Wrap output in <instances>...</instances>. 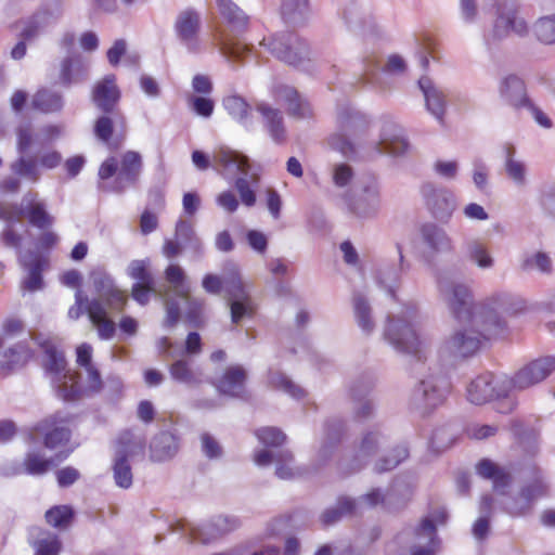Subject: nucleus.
Returning a JSON list of instances; mask_svg holds the SVG:
<instances>
[{
	"label": "nucleus",
	"mask_w": 555,
	"mask_h": 555,
	"mask_svg": "<svg viewBox=\"0 0 555 555\" xmlns=\"http://www.w3.org/2000/svg\"><path fill=\"white\" fill-rule=\"evenodd\" d=\"M505 170L507 176L518 185L525 184L526 181V167L524 163L514 158L515 147L512 144H506L505 147Z\"/></svg>",
	"instance_id": "de8ad7c7"
},
{
	"label": "nucleus",
	"mask_w": 555,
	"mask_h": 555,
	"mask_svg": "<svg viewBox=\"0 0 555 555\" xmlns=\"http://www.w3.org/2000/svg\"><path fill=\"white\" fill-rule=\"evenodd\" d=\"M259 441L266 446L279 447L286 440L285 434L276 427H263L256 431Z\"/></svg>",
	"instance_id": "0e129e2a"
},
{
	"label": "nucleus",
	"mask_w": 555,
	"mask_h": 555,
	"mask_svg": "<svg viewBox=\"0 0 555 555\" xmlns=\"http://www.w3.org/2000/svg\"><path fill=\"white\" fill-rule=\"evenodd\" d=\"M447 391L448 382L443 377L430 376L420 382L414 397L424 408H435L444 401Z\"/></svg>",
	"instance_id": "5701e85b"
},
{
	"label": "nucleus",
	"mask_w": 555,
	"mask_h": 555,
	"mask_svg": "<svg viewBox=\"0 0 555 555\" xmlns=\"http://www.w3.org/2000/svg\"><path fill=\"white\" fill-rule=\"evenodd\" d=\"M24 216H27L31 225L42 230L50 228L54 222V218L46 210V205L38 201L37 193L25 194L21 206L0 203V220L5 223L20 222Z\"/></svg>",
	"instance_id": "0eeeda50"
},
{
	"label": "nucleus",
	"mask_w": 555,
	"mask_h": 555,
	"mask_svg": "<svg viewBox=\"0 0 555 555\" xmlns=\"http://www.w3.org/2000/svg\"><path fill=\"white\" fill-rule=\"evenodd\" d=\"M547 485L544 482L540 475H537L532 482L521 488L518 496L507 507L508 513L514 516H520L526 514L532 503L547 494Z\"/></svg>",
	"instance_id": "b1692460"
},
{
	"label": "nucleus",
	"mask_w": 555,
	"mask_h": 555,
	"mask_svg": "<svg viewBox=\"0 0 555 555\" xmlns=\"http://www.w3.org/2000/svg\"><path fill=\"white\" fill-rule=\"evenodd\" d=\"M555 371V357L537 358L520 367L509 382L512 390H524L545 380Z\"/></svg>",
	"instance_id": "4468645a"
},
{
	"label": "nucleus",
	"mask_w": 555,
	"mask_h": 555,
	"mask_svg": "<svg viewBox=\"0 0 555 555\" xmlns=\"http://www.w3.org/2000/svg\"><path fill=\"white\" fill-rule=\"evenodd\" d=\"M353 313L358 326L366 334H371L375 327L374 320L372 318V309L365 297L356 293L352 297Z\"/></svg>",
	"instance_id": "4c0bfd02"
},
{
	"label": "nucleus",
	"mask_w": 555,
	"mask_h": 555,
	"mask_svg": "<svg viewBox=\"0 0 555 555\" xmlns=\"http://www.w3.org/2000/svg\"><path fill=\"white\" fill-rule=\"evenodd\" d=\"M499 91L501 98L516 109L528 105L529 99L526 93L525 83L515 75L504 77L500 82Z\"/></svg>",
	"instance_id": "cd10ccee"
},
{
	"label": "nucleus",
	"mask_w": 555,
	"mask_h": 555,
	"mask_svg": "<svg viewBox=\"0 0 555 555\" xmlns=\"http://www.w3.org/2000/svg\"><path fill=\"white\" fill-rule=\"evenodd\" d=\"M169 373L173 380L188 386H198L204 382L203 372L194 369L186 359L176 360L169 366Z\"/></svg>",
	"instance_id": "f704fd0d"
},
{
	"label": "nucleus",
	"mask_w": 555,
	"mask_h": 555,
	"mask_svg": "<svg viewBox=\"0 0 555 555\" xmlns=\"http://www.w3.org/2000/svg\"><path fill=\"white\" fill-rule=\"evenodd\" d=\"M223 291L231 301V319L233 323H238L243 317L253 313V301L234 264L223 275Z\"/></svg>",
	"instance_id": "9b49d317"
},
{
	"label": "nucleus",
	"mask_w": 555,
	"mask_h": 555,
	"mask_svg": "<svg viewBox=\"0 0 555 555\" xmlns=\"http://www.w3.org/2000/svg\"><path fill=\"white\" fill-rule=\"evenodd\" d=\"M522 301L507 293H496L485 305L487 314L478 323L455 330L441 345L442 356L467 358L475 354L483 339L500 336L506 330L503 315H513L522 310Z\"/></svg>",
	"instance_id": "f257e3e1"
},
{
	"label": "nucleus",
	"mask_w": 555,
	"mask_h": 555,
	"mask_svg": "<svg viewBox=\"0 0 555 555\" xmlns=\"http://www.w3.org/2000/svg\"><path fill=\"white\" fill-rule=\"evenodd\" d=\"M380 435L377 431H367L362 437L354 455L352 469H359L373 454H375L380 446Z\"/></svg>",
	"instance_id": "58836bf2"
},
{
	"label": "nucleus",
	"mask_w": 555,
	"mask_h": 555,
	"mask_svg": "<svg viewBox=\"0 0 555 555\" xmlns=\"http://www.w3.org/2000/svg\"><path fill=\"white\" fill-rule=\"evenodd\" d=\"M354 215L360 218H372L380 209V192L376 183L363 189L362 194L354 201L351 207Z\"/></svg>",
	"instance_id": "c85d7f7f"
},
{
	"label": "nucleus",
	"mask_w": 555,
	"mask_h": 555,
	"mask_svg": "<svg viewBox=\"0 0 555 555\" xmlns=\"http://www.w3.org/2000/svg\"><path fill=\"white\" fill-rule=\"evenodd\" d=\"M142 156L134 151H127L121 155L118 168L117 183L120 189L134 185L142 171Z\"/></svg>",
	"instance_id": "a878e982"
},
{
	"label": "nucleus",
	"mask_w": 555,
	"mask_h": 555,
	"mask_svg": "<svg viewBox=\"0 0 555 555\" xmlns=\"http://www.w3.org/2000/svg\"><path fill=\"white\" fill-rule=\"evenodd\" d=\"M68 453L56 454L55 457L46 459L40 452H28L24 459V468L29 475H43L48 473L57 462L66 459Z\"/></svg>",
	"instance_id": "c9c22d12"
},
{
	"label": "nucleus",
	"mask_w": 555,
	"mask_h": 555,
	"mask_svg": "<svg viewBox=\"0 0 555 555\" xmlns=\"http://www.w3.org/2000/svg\"><path fill=\"white\" fill-rule=\"evenodd\" d=\"M369 388L365 387L363 390L358 391L354 387L351 388V397L357 402L354 408L356 415L359 418L369 417L373 411V403L366 398Z\"/></svg>",
	"instance_id": "680f3d73"
},
{
	"label": "nucleus",
	"mask_w": 555,
	"mask_h": 555,
	"mask_svg": "<svg viewBox=\"0 0 555 555\" xmlns=\"http://www.w3.org/2000/svg\"><path fill=\"white\" fill-rule=\"evenodd\" d=\"M418 44V54L421 56L422 67L426 68L429 64L427 53L431 55L433 59H436V50L437 43L436 41L428 35L424 34L420 39H417Z\"/></svg>",
	"instance_id": "338daca9"
},
{
	"label": "nucleus",
	"mask_w": 555,
	"mask_h": 555,
	"mask_svg": "<svg viewBox=\"0 0 555 555\" xmlns=\"http://www.w3.org/2000/svg\"><path fill=\"white\" fill-rule=\"evenodd\" d=\"M87 76V67L72 57H66L62 63L60 79L64 86H70L82 81Z\"/></svg>",
	"instance_id": "37998d69"
},
{
	"label": "nucleus",
	"mask_w": 555,
	"mask_h": 555,
	"mask_svg": "<svg viewBox=\"0 0 555 555\" xmlns=\"http://www.w3.org/2000/svg\"><path fill=\"white\" fill-rule=\"evenodd\" d=\"M33 353L24 344H17L9 348L0 356V374L7 375L10 372L24 366Z\"/></svg>",
	"instance_id": "72a5a7b5"
},
{
	"label": "nucleus",
	"mask_w": 555,
	"mask_h": 555,
	"mask_svg": "<svg viewBox=\"0 0 555 555\" xmlns=\"http://www.w3.org/2000/svg\"><path fill=\"white\" fill-rule=\"evenodd\" d=\"M273 95L278 103L287 106V112L292 116L308 117L311 113L309 104L300 98L293 87L278 86L273 91Z\"/></svg>",
	"instance_id": "c756f323"
},
{
	"label": "nucleus",
	"mask_w": 555,
	"mask_h": 555,
	"mask_svg": "<svg viewBox=\"0 0 555 555\" xmlns=\"http://www.w3.org/2000/svg\"><path fill=\"white\" fill-rule=\"evenodd\" d=\"M201 14L194 9L180 11L175 21V31L180 42L190 52H199Z\"/></svg>",
	"instance_id": "aec40b11"
},
{
	"label": "nucleus",
	"mask_w": 555,
	"mask_h": 555,
	"mask_svg": "<svg viewBox=\"0 0 555 555\" xmlns=\"http://www.w3.org/2000/svg\"><path fill=\"white\" fill-rule=\"evenodd\" d=\"M340 131L332 134L328 139V145L346 157H352L356 153L352 142L347 137V132L354 133L360 125L364 124L363 118L356 112L345 111L338 116Z\"/></svg>",
	"instance_id": "412c9836"
},
{
	"label": "nucleus",
	"mask_w": 555,
	"mask_h": 555,
	"mask_svg": "<svg viewBox=\"0 0 555 555\" xmlns=\"http://www.w3.org/2000/svg\"><path fill=\"white\" fill-rule=\"evenodd\" d=\"M44 358L43 365L50 374H52L53 383L56 387L59 396L65 401L77 400L82 392L98 393L103 388V382L100 371L95 365L85 367V387H80L77 376L69 374L66 370V360L64 353L60 351L53 344L44 343L42 345Z\"/></svg>",
	"instance_id": "f03ea898"
},
{
	"label": "nucleus",
	"mask_w": 555,
	"mask_h": 555,
	"mask_svg": "<svg viewBox=\"0 0 555 555\" xmlns=\"http://www.w3.org/2000/svg\"><path fill=\"white\" fill-rule=\"evenodd\" d=\"M179 443L176 436L168 431L156 435L150 444V457L154 462H164L178 452Z\"/></svg>",
	"instance_id": "2f4dec72"
},
{
	"label": "nucleus",
	"mask_w": 555,
	"mask_h": 555,
	"mask_svg": "<svg viewBox=\"0 0 555 555\" xmlns=\"http://www.w3.org/2000/svg\"><path fill=\"white\" fill-rule=\"evenodd\" d=\"M256 109L261 114L264 128L271 139L278 144L284 143L286 141V128L281 111L266 102L257 103Z\"/></svg>",
	"instance_id": "393cba45"
},
{
	"label": "nucleus",
	"mask_w": 555,
	"mask_h": 555,
	"mask_svg": "<svg viewBox=\"0 0 555 555\" xmlns=\"http://www.w3.org/2000/svg\"><path fill=\"white\" fill-rule=\"evenodd\" d=\"M41 436L46 448L55 449L69 441L70 430L65 425L64 420L49 416L28 429V440L30 442H35Z\"/></svg>",
	"instance_id": "f3484780"
},
{
	"label": "nucleus",
	"mask_w": 555,
	"mask_h": 555,
	"mask_svg": "<svg viewBox=\"0 0 555 555\" xmlns=\"http://www.w3.org/2000/svg\"><path fill=\"white\" fill-rule=\"evenodd\" d=\"M25 330L24 323L18 319H8L4 321L0 331V348L14 337L22 334Z\"/></svg>",
	"instance_id": "69168bd1"
},
{
	"label": "nucleus",
	"mask_w": 555,
	"mask_h": 555,
	"mask_svg": "<svg viewBox=\"0 0 555 555\" xmlns=\"http://www.w3.org/2000/svg\"><path fill=\"white\" fill-rule=\"evenodd\" d=\"M409 456V448L405 444L396 446L387 455L380 457L374 466L377 473H384L396 468Z\"/></svg>",
	"instance_id": "c03bdc74"
},
{
	"label": "nucleus",
	"mask_w": 555,
	"mask_h": 555,
	"mask_svg": "<svg viewBox=\"0 0 555 555\" xmlns=\"http://www.w3.org/2000/svg\"><path fill=\"white\" fill-rule=\"evenodd\" d=\"M164 274L165 280L169 285L168 289H166L168 293L172 292L177 297L184 299L188 304L201 307V304H197L191 299L186 274L179 264H169L165 269Z\"/></svg>",
	"instance_id": "7c9ffc66"
},
{
	"label": "nucleus",
	"mask_w": 555,
	"mask_h": 555,
	"mask_svg": "<svg viewBox=\"0 0 555 555\" xmlns=\"http://www.w3.org/2000/svg\"><path fill=\"white\" fill-rule=\"evenodd\" d=\"M533 34L544 44L555 43V16L539 18L533 25Z\"/></svg>",
	"instance_id": "8fccbe9b"
},
{
	"label": "nucleus",
	"mask_w": 555,
	"mask_h": 555,
	"mask_svg": "<svg viewBox=\"0 0 555 555\" xmlns=\"http://www.w3.org/2000/svg\"><path fill=\"white\" fill-rule=\"evenodd\" d=\"M420 236L428 255L449 254L454 250V243L446 229L434 222L424 223Z\"/></svg>",
	"instance_id": "4be33fe9"
},
{
	"label": "nucleus",
	"mask_w": 555,
	"mask_h": 555,
	"mask_svg": "<svg viewBox=\"0 0 555 555\" xmlns=\"http://www.w3.org/2000/svg\"><path fill=\"white\" fill-rule=\"evenodd\" d=\"M179 526L193 541L205 544L237 528L238 520L235 517L217 516L203 527H195L186 520L180 521Z\"/></svg>",
	"instance_id": "a211bd4d"
},
{
	"label": "nucleus",
	"mask_w": 555,
	"mask_h": 555,
	"mask_svg": "<svg viewBox=\"0 0 555 555\" xmlns=\"http://www.w3.org/2000/svg\"><path fill=\"white\" fill-rule=\"evenodd\" d=\"M400 280V270L395 266H384L377 272V281L380 286L393 295V287Z\"/></svg>",
	"instance_id": "052dcab7"
},
{
	"label": "nucleus",
	"mask_w": 555,
	"mask_h": 555,
	"mask_svg": "<svg viewBox=\"0 0 555 555\" xmlns=\"http://www.w3.org/2000/svg\"><path fill=\"white\" fill-rule=\"evenodd\" d=\"M145 441L141 437H137L132 431H122L116 442L115 457L113 464V476L115 483L122 489L131 487L133 475L129 457L143 453Z\"/></svg>",
	"instance_id": "1a4fd4ad"
},
{
	"label": "nucleus",
	"mask_w": 555,
	"mask_h": 555,
	"mask_svg": "<svg viewBox=\"0 0 555 555\" xmlns=\"http://www.w3.org/2000/svg\"><path fill=\"white\" fill-rule=\"evenodd\" d=\"M293 461L294 457L289 451H282L278 453V456L275 459V474L279 478L291 479L295 477L296 472L292 466Z\"/></svg>",
	"instance_id": "e2e57ef3"
},
{
	"label": "nucleus",
	"mask_w": 555,
	"mask_h": 555,
	"mask_svg": "<svg viewBox=\"0 0 555 555\" xmlns=\"http://www.w3.org/2000/svg\"><path fill=\"white\" fill-rule=\"evenodd\" d=\"M31 106L41 113H54L62 109L63 99L57 92L40 89L33 96Z\"/></svg>",
	"instance_id": "ea45409f"
},
{
	"label": "nucleus",
	"mask_w": 555,
	"mask_h": 555,
	"mask_svg": "<svg viewBox=\"0 0 555 555\" xmlns=\"http://www.w3.org/2000/svg\"><path fill=\"white\" fill-rule=\"evenodd\" d=\"M128 302L127 294L116 287L102 298L92 299L87 307L90 322L98 331L101 339L107 340L114 337L116 324L108 313H120Z\"/></svg>",
	"instance_id": "423d86ee"
},
{
	"label": "nucleus",
	"mask_w": 555,
	"mask_h": 555,
	"mask_svg": "<svg viewBox=\"0 0 555 555\" xmlns=\"http://www.w3.org/2000/svg\"><path fill=\"white\" fill-rule=\"evenodd\" d=\"M38 166V162L35 159L21 156L14 163H12L11 169L14 173L33 182H37L41 177Z\"/></svg>",
	"instance_id": "3c124183"
},
{
	"label": "nucleus",
	"mask_w": 555,
	"mask_h": 555,
	"mask_svg": "<svg viewBox=\"0 0 555 555\" xmlns=\"http://www.w3.org/2000/svg\"><path fill=\"white\" fill-rule=\"evenodd\" d=\"M447 517V512L440 508L422 520L415 529L418 545L412 547L411 555H436L438 553L440 541L437 537L436 525L446 524Z\"/></svg>",
	"instance_id": "2eb2a0df"
},
{
	"label": "nucleus",
	"mask_w": 555,
	"mask_h": 555,
	"mask_svg": "<svg viewBox=\"0 0 555 555\" xmlns=\"http://www.w3.org/2000/svg\"><path fill=\"white\" fill-rule=\"evenodd\" d=\"M468 258L475 262L480 269H489L493 266L494 260L490 256L486 245L479 241H472L467 245Z\"/></svg>",
	"instance_id": "603ef678"
},
{
	"label": "nucleus",
	"mask_w": 555,
	"mask_h": 555,
	"mask_svg": "<svg viewBox=\"0 0 555 555\" xmlns=\"http://www.w3.org/2000/svg\"><path fill=\"white\" fill-rule=\"evenodd\" d=\"M418 86L424 93L427 109L439 120H442L446 109V94L436 88L428 77H422Z\"/></svg>",
	"instance_id": "473e14b6"
},
{
	"label": "nucleus",
	"mask_w": 555,
	"mask_h": 555,
	"mask_svg": "<svg viewBox=\"0 0 555 555\" xmlns=\"http://www.w3.org/2000/svg\"><path fill=\"white\" fill-rule=\"evenodd\" d=\"M496 18L492 35L495 39L506 38L511 33L526 36L529 31L526 20L519 15L518 4L515 0H496Z\"/></svg>",
	"instance_id": "f8f14e48"
},
{
	"label": "nucleus",
	"mask_w": 555,
	"mask_h": 555,
	"mask_svg": "<svg viewBox=\"0 0 555 555\" xmlns=\"http://www.w3.org/2000/svg\"><path fill=\"white\" fill-rule=\"evenodd\" d=\"M421 192L431 215L441 222H449L457 207L454 195L450 191L437 188L430 182L424 183Z\"/></svg>",
	"instance_id": "dca6fc26"
},
{
	"label": "nucleus",
	"mask_w": 555,
	"mask_h": 555,
	"mask_svg": "<svg viewBox=\"0 0 555 555\" xmlns=\"http://www.w3.org/2000/svg\"><path fill=\"white\" fill-rule=\"evenodd\" d=\"M511 391L509 377L485 373L467 385L466 397L473 404H485L493 399L501 400L496 403L495 409L499 413L506 414L515 408V402L508 399Z\"/></svg>",
	"instance_id": "20e7f679"
},
{
	"label": "nucleus",
	"mask_w": 555,
	"mask_h": 555,
	"mask_svg": "<svg viewBox=\"0 0 555 555\" xmlns=\"http://www.w3.org/2000/svg\"><path fill=\"white\" fill-rule=\"evenodd\" d=\"M267 47L271 53L289 65H298L308 57L307 44L293 33H283L270 39H263L260 43Z\"/></svg>",
	"instance_id": "ddd939ff"
},
{
	"label": "nucleus",
	"mask_w": 555,
	"mask_h": 555,
	"mask_svg": "<svg viewBox=\"0 0 555 555\" xmlns=\"http://www.w3.org/2000/svg\"><path fill=\"white\" fill-rule=\"evenodd\" d=\"M74 511L68 505H57L46 513V520L52 527L66 529L70 526Z\"/></svg>",
	"instance_id": "09e8293b"
},
{
	"label": "nucleus",
	"mask_w": 555,
	"mask_h": 555,
	"mask_svg": "<svg viewBox=\"0 0 555 555\" xmlns=\"http://www.w3.org/2000/svg\"><path fill=\"white\" fill-rule=\"evenodd\" d=\"M149 267V260H132L127 268V273L137 283L154 284V278Z\"/></svg>",
	"instance_id": "13d9d810"
},
{
	"label": "nucleus",
	"mask_w": 555,
	"mask_h": 555,
	"mask_svg": "<svg viewBox=\"0 0 555 555\" xmlns=\"http://www.w3.org/2000/svg\"><path fill=\"white\" fill-rule=\"evenodd\" d=\"M281 15L286 23H301L309 12L308 0H282Z\"/></svg>",
	"instance_id": "79ce46f5"
},
{
	"label": "nucleus",
	"mask_w": 555,
	"mask_h": 555,
	"mask_svg": "<svg viewBox=\"0 0 555 555\" xmlns=\"http://www.w3.org/2000/svg\"><path fill=\"white\" fill-rule=\"evenodd\" d=\"M353 509L354 502L348 498H341L335 507H331L322 514L321 520L325 526H328L337 521L343 515L352 513Z\"/></svg>",
	"instance_id": "5fc2aeb1"
},
{
	"label": "nucleus",
	"mask_w": 555,
	"mask_h": 555,
	"mask_svg": "<svg viewBox=\"0 0 555 555\" xmlns=\"http://www.w3.org/2000/svg\"><path fill=\"white\" fill-rule=\"evenodd\" d=\"M192 162L199 170H206L212 166L217 171L235 175L247 173L249 165L246 156L228 147L221 146L214 152L212 164L208 156L201 151L192 153Z\"/></svg>",
	"instance_id": "9d476101"
},
{
	"label": "nucleus",
	"mask_w": 555,
	"mask_h": 555,
	"mask_svg": "<svg viewBox=\"0 0 555 555\" xmlns=\"http://www.w3.org/2000/svg\"><path fill=\"white\" fill-rule=\"evenodd\" d=\"M61 542L56 535L49 534L36 543V555H59Z\"/></svg>",
	"instance_id": "774afa93"
},
{
	"label": "nucleus",
	"mask_w": 555,
	"mask_h": 555,
	"mask_svg": "<svg viewBox=\"0 0 555 555\" xmlns=\"http://www.w3.org/2000/svg\"><path fill=\"white\" fill-rule=\"evenodd\" d=\"M115 80L114 75H107L98 81L92 90V101L100 111L105 114H113L124 125L125 116L120 109L116 108L120 99V91Z\"/></svg>",
	"instance_id": "6ab92c4d"
},
{
	"label": "nucleus",
	"mask_w": 555,
	"mask_h": 555,
	"mask_svg": "<svg viewBox=\"0 0 555 555\" xmlns=\"http://www.w3.org/2000/svg\"><path fill=\"white\" fill-rule=\"evenodd\" d=\"M409 456V448L405 444L396 446L387 455L380 457L374 466L377 473H384L396 468Z\"/></svg>",
	"instance_id": "a18cd8bd"
},
{
	"label": "nucleus",
	"mask_w": 555,
	"mask_h": 555,
	"mask_svg": "<svg viewBox=\"0 0 555 555\" xmlns=\"http://www.w3.org/2000/svg\"><path fill=\"white\" fill-rule=\"evenodd\" d=\"M270 383L274 387L285 391L294 398L299 399L305 395V390L300 386L294 384L286 375L282 373H272L270 375Z\"/></svg>",
	"instance_id": "bf43d9fd"
},
{
	"label": "nucleus",
	"mask_w": 555,
	"mask_h": 555,
	"mask_svg": "<svg viewBox=\"0 0 555 555\" xmlns=\"http://www.w3.org/2000/svg\"><path fill=\"white\" fill-rule=\"evenodd\" d=\"M22 264L28 270V276L23 282V288L29 292L38 291L42 287V261L36 254H21Z\"/></svg>",
	"instance_id": "e433bc0d"
},
{
	"label": "nucleus",
	"mask_w": 555,
	"mask_h": 555,
	"mask_svg": "<svg viewBox=\"0 0 555 555\" xmlns=\"http://www.w3.org/2000/svg\"><path fill=\"white\" fill-rule=\"evenodd\" d=\"M521 270L526 272L538 270L541 273L550 274L552 272V260L545 253L538 251L524 259Z\"/></svg>",
	"instance_id": "864d4df0"
},
{
	"label": "nucleus",
	"mask_w": 555,
	"mask_h": 555,
	"mask_svg": "<svg viewBox=\"0 0 555 555\" xmlns=\"http://www.w3.org/2000/svg\"><path fill=\"white\" fill-rule=\"evenodd\" d=\"M223 106L233 118L241 122L245 121L249 116L250 107L248 103L238 95L225 98Z\"/></svg>",
	"instance_id": "6e6d98bb"
},
{
	"label": "nucleus",
	"mask_w": 555,
	"mask_h": 555,
	"mask_svg": "<svg viewBox=\"0 0 555 555\" xmlns=\"http://www.w3.org/2000/svg\"><path fill=\"white\" fill-rule=\"evenodd\" d=\"M408 142L398 135L389 137L386 132L380 134L379 141L376 143L375 149L377 154H388L399 156L408 150Z\"/></svg>",
	"instance_id": "49530a36"
},
{
	"label": "nucleus",
	"mask_w": 555,
	"mask_h": 555,
	"mask_svg": "<svg viewBox=\"0 0 555 555\" xmlns=\"http://www.w3.org/2000/svg\"><path fill=\"white\" fill-rule=\"evenodd\" d=\"M216 4L229 27V29L220 28L217 30L214 38L216 44L219 52L229 62L240 61L245 53L249 52V48L231 33L243 30L248 23V17L232 0H216Z\"/></svg>",
	"instance_id": "7ed1b4c3"
},
{
	"label": "nucleus",
	"mask_w": 555,
	"mask_h": 555,
	"mask_svg": "<svg viewBox=\"0 0 555 555\" xmlns=\"http://www.w3.org/2000/svg\"><path fill=\"white\" fill-rule=\"evenodd\" d=\"M438 288L447 302L450 311L459 321H473L478 323V319L485 318V305L493 296L491 295L479 306H475L473 294L469 287L460 282L440 279L438 281Z\"/></svg>",
	"instance_id": "39448f33"
},
{
	"label": "nucleus",
	"mask_w": 555,
	"mask_h": 555,
	"mask_svg": "<svg viewBox=\"0 0 555 555\" xmlns=\"http://www.w3.org/2000/svg\"><path fill=\"white\" fill-rule=\"evenodd\" d=\"M344 433V424L341 421L335 420L326 424L325 439L319 451V456L322 461H326L332 455L335 447L340 441Z\"/></svg>",
	"instance_id": "a19ab883"
},
{
	"label": "nucleus",
	"mask_w": 555,
	"mask_h": 555,
	"mask_svg": "<svg viewBox=\"0 0 555 555\" xmlns=\"http://www.w3.org/2000/svg\"><path fill=\"white\" fill-rule=\"evenodd\" d=\"M114 124L122 125L120 119H116L113 114H105L100 116L94 122V134L102 142L108 143L113 134Z\"/></svg>",
	"instance_id": "4d7b16f0"
},
{
	"label": "nucleus",
	"mask_w": 555,
	"mask_h": 555,
	"mask_svg": "<svg viewBox=\"0 0 555 555\" xmlns=\"http://www.w3.org/2000/svg\"><path fill=\"white\" fill-rule=\"evenodd\" d=\"M246 372L241 365L229 366L214 385L222 395L241 397L245 391Z\"/></svg>",
	"instance_id": "bb28decb"
},
{
	"label": "nucleus",
	"mask_w": 555,
	"mask_h": 555,
	"mask_svg": "<svg viewBox=\"0 0 555 555\" xmlns=\"http://www.w3.org/2000/svg\"><path fill=\"white\" fill-rule=\"evenodd\" d=\"M384 338L400 353L412 356L417 360L424 358L423 343L413 323L404 317H388Z\"/></svg>",
	"instance_id": "6e6552de"
}]
</instances>
